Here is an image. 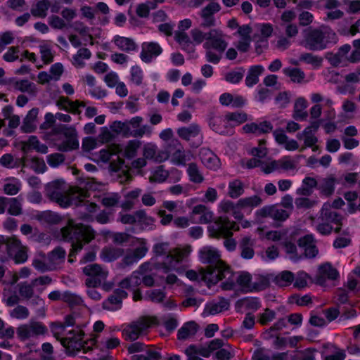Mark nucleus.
Wrapping results in <instances>:
<instances>
[{"label":"nucleus","mask_w":360,"mask_h":360,"mask_svg":"<svg viewBox=\"0 0 360 360\" xmlns=\"http://www.w3.org/2000/svg\"><path fill=\"white\" fill-rule=\"evenodd\" d=\"M95 183L90 179L81 181L79 186L66 188L63 180H56L47 184L46 195L62 207H68L72 205H77L86 198L89 197L88 189H96Z\"/></svg>","instance_id":"nucleus-1"},{"label":"nucleus","mask_w":360,"mask_h":360,"mask_svg":"<svg viewBox=\"0 0 360 360\" xmlns=\"http://www.w3.org/2000/svg\"><path fill=\"white\" fill-rule=\"evenodd\" d=\"M191 251V247L188 245L170 249L168 243H158L154 245L153 252L156 256L163 257V259L156 264V269L163 273L174 271L181 275L185 270L182 262L186 261Z\"/></svg>","instance_id":"nucleus-2"},{"label":"nucleus","mask_w":360,"mask_h":360,"mask_svg":"<svg viewBox=\"0 0 360 360\" xmlns=\"http://www.w3.org/2000/svg\"><path fill=\"white\" fill-rule=\"evenodd\" d=\"M198 256L202 264L210 265L205 269L207 271L219 273L217 274L219 281L227 279V281L221 283V288L224 290H232L234 286L232 272L230 268L221 259L220 252L214 247L206 245L199 250Z\"/></svg>","instance_id":"nucleus-3"},{"label":"nucleus","mask_w":360,"mask_h":360,"mask_svg":"<svg viewBox=\"0 0 360 360\" xmlns=\"http://www.w3.org/2000/svg\"><path fill=\"white\" fill-rule=\"evenodd\" d=\"M61 234L65 240L72 244L70 256L77 253L95 238V231L90 226L76 224L72 219L68 220L67 226L61 229Z\"/></svg>","instance_id":"nucleus-4"},{"label":"nucleus","mask_w":360,"mask_h":360,"mask_svg":"<svg viewBox=\"0 0 360 360\" xmlns=\"http://www.w3.org/2000/svg\"><path fill=\"white\" fill-rule=\"evenodd\" d=\"M226 35L219 29H211L208 32L207 41L203 44L205 50V59L207 62L218 64L222 54L228 46Z\"/></svg>","instance_id":"nucleus-5"},{"label":"nucleus","mask_w":360,"mask_h":360,"mask_svg":"<svg viewBox=\"0 0 360 360\" xmlns=\"http://www.w3.org/2000/svg\"><path fill=\"white\" fill-rule=\"evenodd\" d=\"M239 226L233 221H231L226 217H219L207 227V231L210 237L226 238L224 241L225 248L229 251H233L236 248V242L234 239L230 238L233 231L238 230Z\"/></svg>","instance_id":"nucleus-6"},{"label":"nucleus","mask_w":360,"mask_h":360,"mask_svg":"<svg viewBox=\"0 0 360 360\" xmlns=\"http://www.w3.org/2000/svg\"><path fill=\"white\" fill-rule=\"evenodd\" d=\"M53 336L60 340L61 344L68 349L79 351L84 347L82 340L84 333L80 328L65 331V326L61 322H53L50 324Z\"/></svg>","instance_id":"nucleus-7"},{"label":"nucleus","mask_w":360,"mask_h":360,"mask_svg":"<svg viewBox=\"0 0 360 360\" xmlns=\"http://www.w3.org/2000/svg\"><path fill=\"white\" fill-rule=\"evenodd\" d=\"M335 33L329 27H322L309 30L302 41V45L311 51L325 49L330 43H335Z\"/></svg>","instance_id":"nucleus-8"},{"label":"nucleus","mask_w":360,"mask_h":360,"mask_svg":"<svg viewBox=\"0 0 360 360\" xmlns=\"http://www.w3.org/2000/svg\"><path fill=\"white\" fill-rule=\"evenodd\" d=\"M342 217L331 210L330 204L326 202L323 205L319 216L311 218V226L321 235H330L333 229V225H340Z\"/></svg>","instance_id":"nucleus-9"},{"label":"nucleus","mask_w":360,"mask_h":360,"mask_svg":"<svg viewBox=\"0 0 360 360\" xmlns=\"http://www.w3.org/2000/svg\"><path fill=\"white\" fill-rule=\"evenodd\" d=\"M83 273L87 276L85 280L86 287H98L103 285L105 290L112 288V284L105 283V281L108 276V271L98 264H89L82 269Z\"/></svg>","instance_id":"nucleus-10"},{"label":"nucleus","mask_w":360,"mask_h":360,"mask_svg":"<svg viewBox=\"0 0 360 360\" xmlns=\"http://www.w3.org/2000/svg\"><path fill=\"white\" fill-rule=\"evenodd\" d=\"M155 317H141L130 324L124 326L122 330V335L125 340L134 341L139 338L153 325L156 324Z\"/></svg>","instance_id":"nucleus-11"},{"label":"nucleus","mask_w":360,"mask_h":360,"mask_svg":"<svg viewBox=\"0 0 360 360\" xmlns=\"http://www.w3.org/2000/svg\"><path fill=\"white\" fill-rule=\"evenodd\" d=\"M5 250L7 255L16 264H23L28 259V248L24 245L15 236H5Z\"/></svg>","instance_id":"nucleus-12"},{"label":"nucleus","mask_w":360,"mask_h":360,"mask_svg":"<svg viewBox=\"0 0 360 360\" xmlns=\"http://www.w3.org/2000/svg\"><path fill=\"white\" fill-rule=\"evenodd\" d=\"M47 328L39 321H30L22 324L17 328V335L20 340L25 341L32 338L44 335L47 333Z\"/></svg>","instance_id":"nucleus-13"},{"label":"nucleus","mask_w":360,"mask_h":360,"mask_svg":"<svg viewBox=\"0 0 360 360\" xmlns=\"http://www.w3.org/2000/svg\"><path fill=\"white\" fill-rule=\"evenodd\" d=\"M119 154H120V144L113 143L101 149L98 153V158L99 161L108 163L111 161L112 156H117V162H111L110 164L111 170L117 172L122 168L124 164L123 160L118 156Z\"/></svg>","instance_id":"nucleus-14"},{"label":"nucleus","mask_w":360,"mask_h":360,"mask_svg":"<svg viewBox=\"0 0 360 360\" xmlns=\"http://www.w3.org/2000/svg\"><path fill=\"white\" fill-rule=\"evenodd\" d=\"M56 145L59 150L64 152L78 148L79 141L76 129L73 127L64 129Z\"/></svg>","instance_id":"nucleus-15"},{"label":"nucleus","mask_w":360,"mask_h":360,"mask_svg":"<svg viewBox=\"0 0 360 360\" xmlns=\"http://www.w3.org/2000/svg\"><path fill=\"white\" fill-rule=\"evenodd\" d=\"M185 267L186 276L191 281H196L198 283L204 282L208 287L216 284L219 282L218 273L217 271H207L205 269L201 268L198 271L195 270L186 271V266L182 264Z\"/></svg>","instance_id":"nucleus-16"},{"label":"nucleus","mask_w":360,"mask_h":360,"mask_svg":"<svg viewBox=\"0 0 360 360\" xmlns=\"http://www.w3.org/2000/svg\"><path fill=\"white\" fill-rule=\"evenodd\" d=\"M178 136L187 141H190L193 139H196V141L193 146L195 147L199 146L203 140V135L202 133L201 127L196 123H192L186 127H182L177 129Z\"/></svg>","instance_id":"nucleus-17"},{"label":"nucleus","mask_w":360,"mask_h":360,"mask_svg":"<svg viewBox=\"0 0 360 360\" xmlns=\"http://www.w3.org/2000/svg\"><path fill=\"white\" fill-rule=\"evenodd\" d=\"M142 152L143 156L148 160L157 163L163 162L169 158L167 151L160 150L158 146L152 142L144 144Z\"/></svg>","instance_id":"nucleus-18"},{"label":"nucleus","mask_w":360,"mask_h":360,"mask_svg":"<svg viewBox=\"0 0 360 360\" xmlns=\"http://www.w3.org/2000/svg\"><path fill=\"white\" fill-rule=\"evenodd\" d=\"M221 6L217 2H210L200 12V16L202 19L200 24L202 27H211L216 25V18L214 14L220 11Z\"/></svg>","instance_id":"nucleus-19"},{"label":"nucleus","mask_w":360,"mask_h":360,"mask_svg":"<svg viewBox=\"0 0 360 360\" xmlns=\"http://www.w3.org/2000/svg\"><path fill=\"white\" fill-rule=\"evenodd\" d=\"M172 143L175 150L173 153L171 150L167 152L171 153V162L173 164L184 166L187 162L192 160L193 158V153L190 150H185L178 140H172Z\"/></svg>","instance_id":"nucleus-20"},{"label":"nucleus","mask_w":360,"mask_h":360,"mask_svg":"<svg viewBox=\"0 0 360 360\" xmlns=\"http://www.w3.org/2000/svg\"><path fill=\"white\" fill-rule=\"evenodd\" d=\"M162 53L160 45L155 41H146L141 44L140 58L146 63H150Z\"/></svg>","instance_id":"nucleus-21"},{"label":"nucleus","mask_w":360,"mask_h":360,"mask_svg":"<svg viewBox=\"0 0 360 360\" xmlns=\"http://www.w3.org/2000/svg\"><path fill=\"white\" fill-rule=\"evenodd\" d=\"M257 213L262 217H269L274 220L279 221L286 220L290 216L289 211L276 205L265 206L257 210Z\"/></svg>","instance_id":"nucleus-22"},{"label":"nucleus","mask_w":360,"mask_h":360,"mask_svg":"<svg viewBox=\"0 0 360 360\" xmlns=\"http://www.w3.org/2000/svg\"><path fill=\"white\" fill-rule=\"evenodd\" d=\"M320 126V121H314L306 127L301 133L297 134V138L302 140L305 147L313 148L318 141L315 132Z\"/></svg>","instance_id":"nucleus-23"},{"label":"nucleus","mask_w":360,"mask_h":360,"mask_svg":"<svg viewBox=\"0 0 360 360\" xmlns=\"http://www.w3.org/2000/svg\"><path fill=\"white\" fill-rule=\"evenodd\" d=\"M127 297L124 290L116 289L113 294L103 302V308L108 311H117L121 309L122 300Z\"/></svg>","instance_id":"nucleus-24"},{"label":"nucleus","mask_w":360,"mask_h":360,"mask_svg":"<svg viewBox=\"0 0 360 360\" xmlns=\"http://www.w3.org/2000/svg\"><path fill=\"white\" fill-rule=\"evenodd\" d=\"M195 215H199V218L197 220H193V223H198L201 224H210L212 221H214L217 218L214 220V212L205 205H197L193 207L191 213V217H193Z\"/></svg>","instance_id":"nucleus-25"},{"label":"nucleus","mask_w":360,"mask_h":360,"mask_svg":"<svg viewBox=\"0 0 360 360\" xmlns=\"http://www.w3.org/2000/svg\"><path fill=\"white\" fill-rule=\"evenodd\" d=\"M148 250V248L143 243L135 249L127 250L126 253L124 254V257L122 259L123 264L124 265L129 266L137 263L146 255Z\"/></svg>","instance_id":"nucleus-26"},{"label":"nucleus","mask_w":360,"mask_h":360,"mask_svg":"<svg viewBox=\"0 0 360 360\" xmlns=\"http://www.w3.org/2000/svg\"><path fill=\"white\" fill-rule=\"evenodd\" d=\"M338 272L330 263L320 265L316 276V283L323 285L327 279L335 280L338 277Z\"/></svg>","instance_id":"nucleus-27"},{"label":"nucleus","mask_w":360,"mask_h":360,"mask_svg":"<svg viewBox=\"0 0 360 360\" xmlns=\"http://www.w3.org/2000/svg\"><path fill=\"white\" fill-rule=\"evenodd\" d=\"M298 245L300 248L303 249L306 257L314 258L317 255L319 251L312 235H307L300 238L298 240Z\"/></svg>","instance_id":"nucleus-28"},{"label":"nucleus","mask_w":360,"mask_h":360,"mask_svg":"<svg viewBox=\"0 0 360 360\" xmlns=\"http://www.w3.org/2000/svg\"><path fill=\"white\" fill-rule=\"evenodd\" d=\"M209 126L213 131L219 134H231L233 133L231 127H229L226 121V115L224 117L219 116L211 117L209 120Z\"/></svg>","instance_id":"nucleus-29"},{"label":"nucleus","mask_w":360,"mask_h":360,"mask_svg":"<svg viewBox=\"0 0 360 360\" xmlns=\"http://www.w3.org/2000/svg\"><path fill=\"white\" fill-rule=\"evenodd\" d=\"M322 357L323 360H345L346 354L343 349L335 345L326 343L323 345Z\"/></svg>","instance_id":"nucleus-30"},{"label":"nucleus","mask_w":360,"mask_h":360,"mask_svg":"<svg viewBox=\"0 0 360 360\" xmlns=\"http://www.w3.org/2000/svg\"><path fill=\"white\" fill-rule=\"evenodd\" d=\"M242 129L243 132L246 134L252 133L256 135H260L270 132L273 129V126L271 122L268 121H264L259 123L250 122L245 124Z\"/></svg>","instance_id":"nucleus-31"},{"label":"nucleus","mask_w":360,"mask_h":360,"mask_svg":"<svg viewBox=\"0 0 360 360\" xmlns=\"http://www.w3.org/2000/svg\"><path fill=\"white\" fill-rule=\"evenodd\" d=\"M124 254L123 248L108 245L101 250L99 257L105 262H111L120 258Z\"/></svg>","instance_id":"nucleus-32"},{"label":"nucleus","mask_w":360,"mask_h":360,"mask_svg":"<svg viewBox=\"0 0 360 360\" xmlns=\"http://www.w3.org/2000/svg\"><path fill=\"white\" fill-rule=\"evenodd\" d=\"M112 42L121 51L127 53L137 51L138 46L134 40L129 37L115 35L113 37Z\"/></svg>","instance_id":"nucleus-33"},{"label":"nucleus","mask_w":360,"mask_h":360,"mask_svg":"<svg viewBox=\"0 0 360 360\" xmlns=\"http://www.w3.org/2000/svg\"><path fill=\"white\" fill-rule=\"evenodd\" d=\"M254 240L250 236H244L239 243V250L240 256L245 259H250L255 255L254 251Z\"/></svg>","instance_id":"nucleus-34"},{"label":"nucleus","mask_w":360,"mask_h":360,"mask_svg":"<svg viewBox=\"0 0 360 360\" xmlns=\"http://www.w3.org/2000/svg\"><path fill=\"white\" fill-rule=\"evenodd\" d=\"M199 156L202 163L210 169H216L219 166V160L210 149L202 148L200 150Z\"/></svg>","instance_id":"nucleus-35"},{"label":"nucleus","mask_w":360,"mask_h":360,"mask_svg":"<svg viewBox=\"0 0 360 360\" xmlns=\"http://www.w3.org/2000/svg\"><path fill=\"white\" fill-rule=\"evenodd\" d=\"M141 283V274L139 271H134L129 277L125 278L119 283L121 290H135Z\"/></svg>","instance_id":"nucleus-36"},{"label":"nucleus","mask_w":360,"mask_h":360,"mask_svg":"<svg viewBox=\"0 0 360 360\" xmlns=\"http://www.w3.org/2000/svg\"><path fill=\"white\" fill-rule=\"evenodd\" d=\"M141 142L136 139L127 141L125 145H120V154L127 159L134 158L140 148Z\"/></svg>","instance_id":"nucleus-37"},{"label":"nucleus","mask_w":360,"mask_h":360,"mask_svg":"<svg viewBox=\"0 0 360 360\" xmlns=\"http://www.w3.org/2000/svg\"><path fill=\"white\" fill-rule=\"evenodd\" d=\"M229 305V300L221 297L218 301H213L207 304L205 308V313L208 315H214L227 310Z\"/></svg>","instance_id":"nucleus-38"},{"label":"nucleus","mask_w":360,"mask_h":360,"mask_svg":"<svg viewBox=\"0 0 360 360\" xmlns=\"http://www.w3.org/2000/svg\"><path fill=\"white\" fill-rule=\"evenodd\" d=\"M234 285L237 284L241 290L245 292H251V282L252 276L250 274L246 271H242L238 274L237 277L234 278V275L232 274ZM235 287V286H233ZM233 288L232 289H233Z\"/></svg>","instance_id":"nucleus-39"},{"label":"nucleus","mask_w":360,"mask_h":360,"mask_svg":"<svg viewBox=\"0 0 360 360\" xmlns=\"http://www.w3.org/2000/svg\"><path fill=\"white\" fill-rule=\"evenodd\" d=\"M311 101L316 104H319V103L323 102V105L325 107H328L330 109L327 111L328 114V117L330 119H333L335 117V112L333 108H332V105H333V100L329 97H324L320 93H312L310 95Z\"/></svg>","instance_id":"nucleus-40"},{"label":"nucleus","mask_w":360,"mask_h":360,"mask_svg":"<svg viewBox=\"0 0 360 360\" xmlns=\"http://www.w3.org/2000/svg\"><path fill=\"white\" fill-rule=\"evenodd\" d=\"M13 86L15 90L27 93L30 96H35L37 92V88L36 85L27 80V79H20L15 80L13 83Z\"/></svg>","instance_id":"nucleus-41"},{"label":"nucleus","mask_w":360,"mask_h":360,"mask_svg":"<svg viewBox=\"0 0 360 360\" xmlns=\"http://www.w3.org/2000/svg\"><path fill=\"white\" fill-rule=\"evenodd\" d=\"M31 149H34L42 154L48 153V147L45 144L41 143L34 136H30L27 141L23 143L22 150L24 152H28Z\"/></svg>","instance_id":"nucleus-42"},{"label":"nucleus","mask_w":360,"mask_h":360,"mask_svg":"<svg viewBox=\"0 0 360 360\" xmlns=\"http://www.w3.org/2000/svg\"><path fill=\"white\" fill-rule=\"evenodd\" d=\"M57 105L60 108L73 113H79V108L84 107L83 101H71L66 98L62 97L57 101Z\"/></svg>","instance_id":"nucleus-43"},{"label":"nucleus","mask_w":360,"mask_h":360,"mask_svg":"<svg viewBox=\"0 0 360 360\" xmlns=\"http://www.w3.org/2000/svg\"><path fill=\"white\" fill-rule=\"evenodd\" d=\"M264 71V68L261 65L251 66L245 78V84L248 87H252L259 82V76Z\"/></svg>","instance_id":"nucleus-44"},{"label":"nucleus","mask_w":360,"mask_h":360,"mask_svg":"<svg viewBox=\"0 0 360 360\" xmlns=\"http://www.w3.org/2000/svg\"><path fill=\"white\" fill-rule=\"evenodd\" d=\"M41 59L46 65L50 64L53 61L54 53L52 50V46L48 41H43L39 45Z\"/></svg>","instance_id":"nucleus-45"},{"label":"nucleus","mask_w":360,"mask_h":360,"mask_svg":"<svg viewBox=\"0 0 360 360\" xmlns=\"http://www.w3.org/2000/svg\"><path fill=\"white\" fill-rule=\"evenodd\" d=\"M198 329V326L194 321H189L184 323L178 330L177 336L179 340H186L194 336Z\"/></svg>","instance_id":"nucleus-46"},{"label":"nucleus","mask_w":360,"mask_h":360,"mask_svg":"<svg viewBox=\"0 0 360 360\" xmlns=\"http://www.w3.org/2000/svg\"><path fill=\"white\" fill-rule=\"evenodd\" d=\"M317 186L316 180L310 176H306L302 183V186L297 188V194L303 196H309L312 194L314 188Z\"/></svg>","instance_id":"nucleus-47"},{"label":"nucleus","mask_w":360,"mask_h":360,"mask_svg":"<svg viewBox=\"0 0 360 360\" xmlns=\"http://www.w3.org/2000/svg\"><path fill=\"white\" fill-rule=\"evenodd\" d=\"M39 113V109L34 108L31 109L23 120L22 129L25 132H32L36 128V120Z\"/></svg>","instance_id":"nucleus-48"},{"label":"nucleus","mask_w":360,"mask_h":360,"mask_svg":"<svg viewBox=\"0 0 360 360\" xmlns=\"http://www.w3.org/2000/svg\"><path fill=\"white\" fill-rule=\"evenodd\" d=\"M337 183L338 180L336 178L333 176H330L322 179L319 186V189L323 195L327 197L330 196L334 193Z\"/></svg>","instance_id":"nucleus-49"},{"label":"nucleus","mask_w":360,"mask_h":360,"mask_svg":"<svg viewBox=\"0 0 360 360\" xmlns=\"http://www.w3.org/2000/svg\"><path fill=\"white\" fill-rule=\"evenodd\" d=\"M295 280V275L290 271H283L278 274L273 281L276 285L280 287H287L290 285Z\"/></svg>","instance_id":"nucleus-50"},{"label":"nucleus","mask_w":360,"mask_h":360,"mask_svg":"<svg viewBox=\"0 0 360 360\" xmlns=\"http://www.w3.org/2000/svg\"><path fill=\"white\" fill-rule=\"evenodd\" d=\"M307 107V102L303 97L298 98L294 105L293 117L296 120H304L307 117V112L305 110Z\"/></svg>","instance_id":"nucleus-51"},{"label":"nucleus","mask_w":360,"mask_h":360,"mask_svg":"<svg viewBox=\"0 0 360 360\" xmlns=\"http://www.w3.org/2000/svg\"><path fill=\"white\" fill-rule=\"evenodd\" d=\"M262 201L263 200L260 196L255 195L240 198L238 200V206H240L243 210H248L251 211L255 207L259 206L262 203Z\"/></svg>","instance_id":"nucleus-52"},{"label":"nucleus","mask_w":360,"mask_h":360,"mask_svg":"<svg viewBox=\"0 0 360 360\" xmlns=\"http://www.w3.org/2000/svg\"><path fill=\"white\" fill-rule=\"evenodd\" d=\"M5 181L3 191L6 194L14 195L20 191L22 184L18 179L14 177L8 178Z\"/></svg>","instance_id":"nucleus-53"},{"label":"nucleus","mask_w":360,"mask_h":360,"mask_svg":"<svg viewBox=\"0 0 360 360\" xmlns=\"http://www.w3.org/2000/svg\"><path fill=\"white\" fill-rule=\"evenodd\" d=\"M32 266L40 272H45L52 270V266L49 262L48 257L44 254L40 253L32 261Z\"/></svg>","instance_id":"nucleus-54"},{"label":"nucleus","mask_w":360,"mask_h":360,"mask_svg":"<svg viewBox=\"0 0 360 360\" xmlns=\"http://www.w3.org/2000/svg\"><path fill=\"white\" fill-rule=\"evenodd\" d=\"M49 7L50 3L48 0H41L32 6L30 12L34 17L44 18L46 16Z\"/></svg>","instance_id":"nucleus-55"},{"label":"nucleus","mask_w":360,"mask_h":360,"mask_svg":"<svg viewBox=\"0 0 360 360\" xmlns=\"http://www.w3.org/2000/svg\"><path fill=\"white\" fill-rule=\"evenodd\" d=\"M226 121L230 127L240 125L248 120V115L243 112H228L226 115Z\"/></svg>","instance_id":"nucleus-56"},{"label":"nucleus","mask_w":360,"mask_h":360,"mask_svg":"<svg viewBox=\"0 0 360 360\" xmlns=\"http://www.w3.org/2000/svg\"><path fill=\"white\" fill-rule=\"evenodd\" d=\"M91 56V53L88 49H79L77 53L72 56V65L76 68H83L85 65L84 60L89 59Z\"/></svg>","instance_id":"nucleus-57"},{"label":"nucleus","mask_w":360,"mask_h":360,"mask_svg":"<svg viewBox=\"0 0 360 360\" xmlns=\"http://www.w3.org/2000/svg\"><path fill=\"white\" fill-rule=\"evenodd\" d=\"M283 72L295 83H301L305 78L304 72L300 68L291 67L285 68L283 69Z\"/></svg>","instance_id":"nucleus-58"},{"label":"nucleus","mask_w":360,"mask_h":360,"mask_svg":"<svg viewBox=\"0 0 360 360\" xmlns=\"http://www.w3.org/2000/svg\"><path fill=\"white\" fill-rule=\"evenodd\" d=\"M136 224L140 225L143 229H152L154 219L153 217L148 216L146 212L140 210L136 212Z\"/></svg>","instance_id":"nucleus-59"},{"label":"nucleus","mask_w":360,"mask_h":360,"mask_svg":"<svg viewBox=\"0 0 360 360\" xmlns=\"http://www.w3.org/2000/svg\"><path fill=\"white\" fill-rule=\"evenodd\" d=\"M66 255V252L62 248H56L51 251L49 255L48 259L50 262L52 269L55 268L56 264H58L64 261Z\"/></svg>","instance_id":"nucleus-60"},{"label":"nucleus","mask_w":360,"mask_h":360,"mask_svg":"<svg viewBox=\"0 0 360 360\" xmlns=\"http://www.w3.org/2000/svg\"><path fill=\"white\" fill-rule=\"evenodd\" d=\"M188 360H202L200 356H209V352L205 348L198 349L194 345H190L185 351Z\"/></svg>","instance_id":"nucleus-61"},{"label":"nucleus","mask_w":360,"mask_h":360,"mask_svg":"<svg viewBox=\"0 0 360 360\" xmlns=\"http://www.w3.org/2000/svg\"><path fill=\"white\" fill-rule=\"evenodd\" d=\"M8 212L11 215L18 216L22 214V199L19 197L8 198Z\"/></svg>","instance_id":"nucleus-62"},{"label":"nucleus","mask_w":360,"mask_h":360,"mask_svg":"<svg viewBox=\"0 0 360 360\" xmlns=\"http://www.w3.org/2000/svg\"><path fill=\"white\" fill-rule=\"evenodd\" d=\"M269 285L268 278L262 275H255L252 276L251 292L260 291Z\"/></svg>","instance_id":"nucleus-63"},{"label":"nucleus","mask_w":360,"mask_h":360,"mask_svg":"<svg viewBox=\"0 0 360 360\" xmlns=\"http://www.w3.org/2000/svg\"><path fill=\"white\" fill-rule=\"evenodd\" d=\"M244 193V185L241 181L235 179L229 184V195L232 198H237Z\"/></svg>","instance_id":"nucleus-64"}]
</instances>
